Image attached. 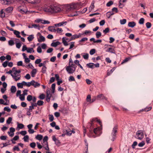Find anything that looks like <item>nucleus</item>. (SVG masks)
Here are the masks:
<instances>
[{
	"label": "nucleus",
	"mask_w": 153,
	"mask_h": 153,
	"mask_svg": "<svg viewBox=\"0 0 153 153\" xmlns=\"http://www.w3.org/2000/svg\"><path fill=\"white\" fill-rule=\"evenodd\" d=\"M44 10L51 13H56L61 10V8L58 6L54 5L45 6Z\"/></svg>",
	"instance_id": "f257e3e1"
},
{
	"label": "nucleus",
	"mask_w": 153,
	"mask_h": 153,
	"mask_svg": "<svg viewBox=\"0 0 153 153\" xmlns=\"http://www.w3.org/2000/svg\"><path fill=\"white\" fill-rule=\"evenodd\" d=\"M76 66L74 64H69L68 66L66 68L67 72L69 74H72L75 71Z\"/></svg>",
	"instance_id": "f03ea898"
},
{
	"label": "nucleus",
	"mask_w": 153,
	"mask_h": 153,
	"mask_svg": "<svg viewBox=\"0 0 153 153\" xmlns=\"http://www.w3.org/2000/svg\"><path fill=\"white\" fill-rule=\"evenodd\" d=\"M144 137L143 133L141 130L137 131L136 134V138L138 139L141 140Z\"/></svg>",
	"instance_id": "7ed1b4c3"
},
{
	"label": "nucleus",
	"mask_w": 153,
	"mask_h": 153,
	"mask_svg": "<svg viewBox=\"0 0 153 153\" xmlns=\"http://www.w3.org/2000/svg\"><path fill=\"white\" fill-rule=\"evenodd\" d=\"M117 125L115 126L114 127L112 130V132L111 134L112 138L111 139L112 141H114L116 138V134L117 132Z\"/></svg>",
	"instance_id": "20e7f679"
},
{
	"label": "nucleus",
	"mask_w": 153,
	"mask_h": 153,
	"mask_svg": "<svg viewBox=\"0 0 153 153\" xmlns=\"http://www.w3.org/2000/svg\"><path fill=\"white\" fill-rule=\"evenodd\" d=\"M96 121H97V122L99 123L100 125H101V124L102 123L101 121L99 120H97V118H94L91 120L90 122L88 123V127L89 126L90 127H91V126H93V123Z\"/></svg>",
	"instance_id": "39448f33"
},
{
	"label": "nucleus",
	"mask_w": 153,
	"mask_h": 153,
	"mask_svg": "<svg viewBox=\"0 0 153 153\" xmlns=\"http://www.w3.org/2000/svg\"><path fill=\"white\" fill-rule=\"evenodd\" d=\"M17 10L23 14L26 13L27 11V9H26L25 6L23 7V8L21 6H19L17 8Z\"/></svg>",
	"instance_id": "423d86ee"
},
{
	"label": "nucleus",
	"mask_w": 153,
	"mask_h": 153,
	"mask_svg": "<svg viewBox=\"0 0 153 153\" xmlns=\"http://www.w3.org/2000/svg\"><path fill=\"white\" fill-rule=\"evenodd\" d=\"M51 96L52 94L51 93L50 91L47 90L46 100L47 102H50Z\"/></svg>",
	"instance_id": "0eeeda50"
},
{
	"label": "nucleus",
	"mask_w": 153,
	"mask_h": 153,
	"mask_svg": "<svg viewBox=\"0 0 153 153\" xmlns=\"http://www.w3.org/2000/svg\"><path fill=\"white\" fill-rule=\"evenodd\" d=\"M97 100H107V98L104 96L103 94H101L97 96Z\"/></svg>",
	"instance_id": "6e6552de"
},
{
	"label": "nucleus",
	"mask_w": 153,
	"mask_h": 153,
	"mask_svg": "<svg viewBox=\"0 0 153 153\" xmlns=\"http://www.w3.org/2000/svg\"><path fill=\"white\" fill-rule=\"evenodd\" d=\"M152 107H146L145 108L142 109V110H140L139 111V112H141L143 111H150L151 109H152Z\"/></svg>",
	"instance_id": "1a4fd4ad"
},
{
	"label": "nucleus",
	"mask_w": 153,
	"mask_h": 153,
	"mask_svg": "<svg viewBox=\"0 0 153 153\" xmlns=\"http://www.w3.org/2000/svg\"><path fill=\"white\" fill-rule=\"evenodd\" d=\"M40 34V39H38V41L39 42H44L45 41V37L42 36Z\"/></svg>",
	"instance_id": "9d476101"
},
{
	"label": "nucleus",
	"mask_w": 153,
	"mask_h": 153,
	"mask_svg": "<svg viewBox=\"0 0 153 153\" xmlns=\"http://www.w3.org/2000/svg\"><path fill=\"white\" fill-rule=\"evenodd\" d=\"M67 23V22L66 21H63L61 22H60L59 23L56 24H55V26H63L64 24H65L66 25Z\"/></svg>",
	"instance_id": "9b49d317"
},
{
	"label": "nucleus",
	"mask_w": 153,
	"mask_h": 153,
	"mask_svg": "<svg viewBox=\"0 0 153 153\" xmlns=\"http://www.w3.org/2000/svg\"><path fill=\"white\" fill-rule=\"evenodd\" d=\"M32 82L33 85H32L35 88H37L40 86V84L38 83L37 82H35L34 80H32Z\"/></svg>",
	"instance_id": "f8f14e48"
},
{
	"label": "nucleus",
	"mask_w": 153,
	"mask_h": 153,
	"mask_svg": "<svg viewBox=\"0 0 153 153\" xmlns=\"http://www.w3.org/2000/svg\"><path fill=\"white\" fill-rule=\"evenodd\" d=\"M128 25L129 27H133L136 25V23L134 22H129Z\"/></svg>",
	"instance_id": "ddd939ff"
},
{
	"label": "nucleus",
	"mask_w": 153,
	"mask_h": 153,
	"mask_svg": "<svg viewBox=\"0 0 153 153\" xmlns=\"http://www.w3.org/2000/svg\"><path fill=\"white\" fill-rule=\"evenodd\" d=\"M48 30L51 32L56 31V30L55 29L54 26H51L48 27Z\"/></svg>",
	"instance_id": "4468645a"
},
{
	"label": "nucleus",
	"mask_w": 153,
	"mask_h": 153,
	"mask_svg": "<svg viewBox=\"0 0 153 153\" xmlns=\"http://www.w3.org/2000/svg\"><path fill=\"white\" fill-rule=\"evenodd\" d=\"M13 31L14 34L16 35V37L19 38L21 37V36L19 35V34H20V32H19L15 30H14Z\"/></svg>",
	"instance_id": "2eb2a0df"
},
{
	"label": "nucleus",
	"mask_w": 153,
	"mask_h": 153,
	"mask_svg": "<svg viewBox=\"0 0 153 153\" xmlns=\"http://www.w3.org/2000/svg\"><path fill=\"white\" fill-rule=\"evenodd\" d=\"M114 13L113 12L109 11L107 13V16L108 18H110L111 16L114 15Z\"/></svg>",
	"instance_id": "dca6fc26"
},
{
	"label": "nucleus",
	"mask_w": 153,
	"mask_h": 153,
	"mask_svg": "<svg viewBox=\"0 0 153 153\" xmlns=\"http://www.w3.org/2000/svg\"><path fill=\"white\" fill-rule=\"evenodd\" d=\"M16 88L15 86H12L10 88V91L11 93H14L16 92Z\"/></svg>",
	"instance_id": "f3484780"
},
{
	"label": "nucleus",
	"mask_w": 153,
	"mask_h": 153,
	"mask_svg": "<svg viewBox=\"0 0 153 153\" xmlns=\"http://www.w3.org/2000/svg\"><path fill=\"white\" fill-rule=\"evenodd\" d=\"M94 64L92 63H90L86 65L89 68H94Z\"/></svg>",
	"instance_id": "a211bd4d"
},
{
	"label": "nucleus",
	"mask_w": 153,
	"mask_h": 153,
	"mask_svg": "<svg viewBox=\"0 0 153 153\" xmlns=\"http://www.w3.org/2000/svg\"><path fill=\"white\" fill-rule=\"evenodd\" d=\"M34 38V36L33 35H31L27 37V39L28 41L29 42L31 41Z\"/></svg>",
	"instance_id": "6ab92c4d"
},
{
	"label": "nucleus",
	"mask_w": 153,
	"mask_h": 153,
	"mask_svg": "<svg viewBox=\"0 0 153 153\" xmlns=\"http://www.w3.org/2000/svg\"><path fill=\"white\" fill-rule=\"evenodd\" d=\"M31 3L32 4H34L38 2V0H25Z\"/></svg>",
	"instance_id": "aec40b11"
},
{
	"label": "nucleus",
	"mask_w": 153,
	"mask_h": 153,
	"mask_svg": "<svg viewBox=\"0 0 153 153\" xmlns=\"http://www.w3.org/2000/svg\"><path fill=\"white\" fill-rule=\"evenodd\" d=\"M107 51L111 53H115V50L112 48H108V50Z\"/></svg>",
	"instance_id": "412c9836"
},
{
	"label": "nucleus",
	"mask_w": 153,
	"mask_h": 153,
	"mask_svg": "<svg viewBox=\"0 0 153 153\" xmlns=\"http://www.w3.org/2000/svg\"><path fill=\"white\" fill-rule=\"evenodd\" d=\"M62 41L65 46H67L68 45V44L67 43L66 41L65 40V37H63L62 38Z\"/></svg>",
	"instance_id": "4be33fe9"
},
{
	"label": "nucleus",
	"mask_w": 153,
	"mask_h": 153,
	"mask_svg": "<svg viewBox=\"0 0 153 153\" xmlns=\"http://www.w3.org/2000/svg\"><path fill=\"white\" fill-rule=\"evenodd\" d=\"M13 10V8L12 7H9L6 9V11L7 13H10Z\"/></svg>",
	"instance_id": "5701e85b"
},
{
	"label": "nucleus",
	"mask_w": 153,
	"mask_h": 153,
	"mask_svg": "<svg viewBox=\"0 0 153 153\" xmlns=\"http://www.w3.org/2000/svg\"><path fill=\"white\" fill-rule=\"evenodd\" d=\"M43 137V136L42 135L40 134H38L36 137V138L39 140H41Z\"/></svg>",
	"instance_id": "b1692460"
},
{
	"label": "nucleus",
	"mask_w": 153,
	"mask_h": 153,
	"mask_svg": "<svg viewBox=\"0 0 153 153\" xmlns=\"http://www.w3.org/2000/svg\"><path fill=\"white\" fill-rule=\"evenodd\" d=\"M36 69H34L32 71L31 74L32 77H33L34 76V75L36 74Z\"/></svg>",
	"instance_id": "393cba45"
},
{
	"label": "nucleus",
	"mask_w": 153,
	"mask_h": 153,
	"mask_svg": "<svg viewBox=\"0 0 153 153\" xmlns=\"http://www.w3.org/2000/svg\"><path fill=\"white\" fill-rule=\"evenodd\" d=\"M17 128H19L20 129H22L24 127V125L22 123H17Z\"/></svg>",
	"instance_id": "a878e982"
},
{
	"label": "nucleus",
	"mask_w": 153,
	"mask_h": 153,
	"mask_svg": "<svg viewBox=\"0 0 153 153\" xmlns=\"http://www.w3.org/2000/svg\"><path fill=\"white\" fill-rule=\"evenodd\" d=\"M102 35L101 33L99 31H97L96 32V36L97 38H99Z\"/></svg>",
	"instance_id": "bb28decb"
},
{
	"label": "nucleus",
	"mask_w": 153,
	"mask_h": 153,
	"mask_svg": "<svg viewBox=\"0 0 153 153\" xmlns=\"http://www.w3.org/2000/svg\"><path fill=\"white\" fill-rule=\"evenodd\" d=\"M8 44L10 46H13V45L15 43L13 40H10L8 41Z\"/></svg>",
	"instance_id": "cd10ccee"
},
{
	"label": "nucleus",
	"mask_w": 153,
	"mask_h": 153,
	"mask_svg": "<svg viewBox=\"0 0 153 153\" xmlns=\"http://www.w3.org/2000/svg\"><path fill=\"white\" fill-rule=\"evenodd\" d=\"M145 19L143 18H141L139 21V23L140 25H143L144 24Z\"/></svg>",
	"instance_id": "c85d7f7f"
},
{
	"label": "nucleus",
	"mask_w": 153,
	"mask_h": 153,
	"mask_svg": "<svg viewBox=\"0 0 153 153\" xmlns=\"http://www.w3.org/2000/svg\"><path fill=\"white\" fill-rule=\"evenodd\" d=\"M44 102L43 101L39 100H38L37 102V104L39 106H41L43 105Z\"/></svg>",
	"instance_id": "c756f323"
},
{
	"label": "nucleus",
	"mask_w": 153,
	"mask_h": 153,
	"mask_svg": "<svg viewBox=\"0 0 153 153\" xmlns=\"http://www.w3.org/2000/svg\"><path fill=\"white\" fill-rule=\"evenodd\" d=\"M27 53H31L32 52H34V51L33 50V48H28L27 49Z\"/></svg>",
	"instance_id": "7c9ffc66"
},
{
	"label": "nucleus",
	"mask_w": 153,
	"mask_h": 153,
	"mask_svg": "<svg viewBox=\"0 0 153 153\" xmlns=\"http://www.w3.org/2000/svg\"><path fill=\"white\" fill-rule=\"evenodd\" d=\"M33 28L34 27L35 28L38 29L39 30L40 29V27L39 25L37 24H33L32 25Z\"/></svg>",
	"instance_id": "2f4dec72"
},
{
	"label": "nucleus",
	"mask_w": 153,
	"mask_h": 153,
	"mask_svg": "<svg viewBox=\"0 0 153 153\" xmlns=\"http://www.w3.org/2000/svg\"><path fill=\"white\" fill-rule=\"evenodd\" d=\"M5 16V13L3 12V10L2 9L0 12V16L1 18H4Z\"/></svg>",
	"instance_id": "473e14b6"
},
{
	"label": "nucleus",
	"mask_w": 153,
	"mask_h": 153,
	"mask_svg": "<svg viewBox=\"0 0 153 153\" xmlns=\"http://www.w3.org/2000/svg\"><path fill=\"white\" fill-rule=\"evenodd\" d=\"M146 25L147 28H149L151 27L152 24L149 22H147L146 24Z\"/></svg>",
	"instance_id": "72a5a7b5"
},
{
	"label": "nucleus",
	"mask_w": 153,
	"mask_h": 153,
	"mask_svg": "<svg viewBox=\"0 0 153 153\" xmlns=\"http://www.w3.org/2000/svg\"><path fill=\"white\" fill-rule=\"evenodd\" d=\"M33 98L32 96L31 95H28L27 97V99L28 101H31Z\"/></svg>",
	"instance_id": "f704fd0d"
},
{
	"label": "nucleus",
	"mask_w": 153,
	"mask_h": 153,
	"mask_svg": "<svg viewBox=\"0 0 153 153\" xmlns=\"http://www.w3.org/2000/svg\"><path fill=\"white\" fill-rule=\"evenodd\" d=\"M83 56V58L85 59H88V58L89 55L88 53H84Z\"/></svg>",
	"instance_id": "c9c22d12"
},
{
	"label": "nucleus",
	"mask_w": 153,
	"mask_h": 153,
	"mask_svg": "<svg viewBox=\"0 0 153 153\" xmlns=\"http://www.w3.org/2000/svg\"><path fill=\"white\" fill-rule=\"evenodd\" d=\"M72 133V131H68V130H66L65 132L66 134L69 136H70Z\"/></svg>",
	"instance_id": "e433bc0d"
},
{
	"label": "nucleus",
	"mask_w": 153,
	"mask_h": 153,
	"mask_svg": "<svg viewBox=\"0 0 153 153\" xmlns=\"http://www.w3.org/2000/svg\"><path fill=\"white\" fill-rule=\"evenodd\" d=\"M0 104H3L4 105H8V104L7 102L4 103V101L2 99H0Z\"/></svg>",
	"instance_id": "4c0bfd02"
},
{
	"label": "nucleus",
	"mask_w": 153,
	"mask_h": 153,
	"mask_svg": "<svg viewBox=\"0 0 153 153\" xmlns=\"http://www.w3.org/2000/svg\"><path fill=\"white\" fill-rule=\"evenodd\" d=\"M126 22V20L125 19H121L120 20V24L121 25H124L125 24Z\"/></svg>",
	"instance_id": "58836bf2"
},
{
	"label": "nucleus",
	"mask_w": 153,
	"mask_h": 153,
	"mask_svg": "<svg viewBox=\"0 0 153 153\" xmlns=\"http://www.w3.org/2000/svg\"><path fill=\"white\" fill-rule=\"evenodd\" d=\"M46 69L47 68L46 67V66H44L42 67V72L43 74L45 73L46 71Z\"/></svg>",
	"instance_id": "ea45409f"
},
{
	"label": "nucleus",
	"mask_w": 153,
	"mask_h": 153,
	"mask_svg": "<svg viewBox=\"0 0 153 153\" xmlns=\"http://www.w3.org/2000/svg\"><path fill=\"white\" fill-rule=\"evenodd\" d=\"M112 12H113L115 13H117L118 11L117 8V7H114L112 9Z\"/></svg>",
	"instance_id": "a19ab883"
},
{
	"label": "nucleus",
	"mask_w": 153,
	"mask_h": 153,
	"mask_svg": "<svg viewBox=\"0 0 153 153\" xmlns=\"http://www.w3.org/2000/svg\"><path fill=\"white\" fill-rule=\"evenodd\" d=\"M49 119L51 122H52L54 120V117L53 115L52 114H49Z\"/></svg>",
	"instance_id": "79ce46f5"
},
{
	"label": "nucleus",
	"mask_w": 153,
	"mask_h": 153,
	"mask_svg": "<svg viewBox=\"0 0 153 153\" xmlns=\"http://www.w3.org/2000/svg\"><path fill=\"white\" fill-rule=\"evenodd\" d=\"M12 118L11 117H9L7 120L6 123L7 124H10L12 120Z\"/></svg>",
	"instance_id": "37998d69"
},
{
	"label": "nucleus",
	"mask_w": 153,
	"mask_h": 153,
	"mask_svg": "<svg viewBox=\"0 0 153 153\" xmlns=\"http://www.w3.org/2000/svg\"><path fill=\"white\" fill-rule=\"evenodd\" d=\"M95 49H91L90 51V54L91 55H92L95 53Z\"/></svg>",
	"instance_id": "c03bdc74"
},
{
	"label": "nucleus",
	"mask_w": 153,
	"mask_h": 153,
	"mask_svg": "<svg viewBox=\"0 0 153 153\" xmlns=\"http://www.w3.org/2000/svg\"><path fill=\"white\" fill-rule=\"evenodd\" d=\"M113 4V2L112 1H110L108 2L106 4V6L107 7H109Z\"/></svg>",
	"instance_id": "a18cd8bd"
},
{
	"label": "nucleus",
	"mask_w": 153,
	"mask_h": 153,
	"mask_svg": "<svg viewBox=\"0 0 153 153\" xmlns=\"http://www.w3.org/2000/svg\"><path fill=\"white\" fill-rule=\"evenodd\" d=\"M24 141L25 142H27L29 139L28 136L26 135H25L23 138Z\"/></svg>",
	"instance_id": "49530a36"
},
{
	"label": "nucleus",
	"mask_w": 153,
	"mask_h": 153,
	"mask_svg": "<svg viewBox=\"0 0 153 153\" xmlns=\"http://www.w3.org/2000/svg\"><path fill=\"white\" fill-rule=\"evenodd\" d=\"M30 147L33 148H34L36 146V144L34 142H32L30 144Z\"/></svg>",
	"instance_id": "de8ad7c7"
},
{
	"label": "nucleus",
	"mask_w": 153,
	"mask_h": 153,
	"mask_svg": "<svg viewBox=\"0 0 153 153\" xmlns=\"http://www.w3.org/2000/svg\"><path fill=\"white\" fill-rule=\"evenodd\" d=\"M19 99L21 101H24L25 100V96L22 94L20 95Z\"/></svg>",
	"instance_id": "09e8293b"
},
{
	"label": "nucleus",
	"mask_w": 153,
	"mask_h": 153,
	"mask_svg": "<svg viewBox=\"0 0 153 153\" xmlns=\"http://www.w3.org/2000/svg\"><path fill=\"white\" fill-rule=\"evenodd\" d=\"M130 59V58H126L125 59L123 60V62H122L121 64H123V63L127 62Z\"/></svg>",
	"instance_id": "8fccbe9b"
},
{
	"label": "nucleus",
	"mask_w": 153,
	"mask_h": 153,
	"mask_svg": "<svg viewBox=\"0 0 153 153\" xmlns=\"http://www.w3.org/2000/svg\"><path fill=\"white\" fill-rule=\"evenodd\" d=\"M109 27H107L106 28L105 30H103V32L105 34H106V33L109 32Z\"/></svg>",
	"instance_id": "3c124183"
},
{
	"label": "nucleus",
	"mask_w": 153,
	"mask_h": 153,
	"mask_svg": "<svg viewBox=\"0 0 153 153\" xmlns=\"http://www.w3.org/2000/svg\"><path fill=\"white\" fill-rule=\"evenodd\" d=\"M23 85L22 83H18L17 84V86L18 88H23Z\"/></svg>",
	"instance_id": "603ef678"
},
{
	"label": "nucleus",
	"mask_w": 153,
	"mask_h": 153,
	"mask_svg": "<svg viewBox=\"0 0 153 153\" xmlns=\"http://www.w3.org/2000/svg\"><path fill=\"white\" fill-rule=\"evenodd\" d=\"M48 137L47 136H45L43 139V142L44 143L45 142H46V144H47V142H48L47 140H48Z\"/></svg>",
	"instance_id": "864d4df0"
},
{
	"label": "nucleus",
	"mask_w": 153,
	"mask_h": 153,
	"mask_svg": "<svg viewBox=\"0 0 153 153\" xmlns=\"http://www.w3.org/2000/svg\"><path fill=\"white\" fill-rule=\"evenodd\" d=\"M45 95L43 94H40L39 97V98L41 100H43L45 98Z\"/></svg>",
	"instance_id": "5fc2aeb1"
},
{
	"label": "nucleus",
	"mask_w": 153,
	"mask_h": 153,
	"mask_svg": "<svg viewBox=\"0 0 153 153\" xmlns=\"http://www.w3.org/2000/svg\"><path fill=\"white\" fill-rule=\"evenodd\" d=\"M4 110L9 112H10L11 111L10 109L8 107H5L4 108Z\"/></svg>",
	"instance_id": "6e6d98bb"
},
{
	"label": "nucleus",
	"mask_w": 153,
	"mask_h": 153,
	"mask_svg": "<svg viewBox=\"0 0 153 153\" xmlns=\"http://www.w3.org/2000/svg\"><path fill=\"white\" fill-rule=\"evenodd\" d=\"M68 80L69 81H75L74 77L72 76H71L69 77Z\"/></svg>",
	"instance_id": "4d7b16f0"
},
{
	"label": "nucleus",
	"mask_w": 153,
	"mask_h": 153,
	"mask_svg": "<svg viewBox=\"0 0 153 153\" xmlns=\"http://www.w3.org/2000/svg\"><path fill=\"white\" fill-rule=\"evenodd\" d=\"M20 133L22 135L25 136L27 134V132L26 131H22L20 132Z\"/></svg>",
	"instance_id": "13d9d810"
},
{
	"label": "nucleus",
	"mask_w": 153,
	"mask_h": 153,
	"mask_svg": "<svg viewBox=\"0 0 153 153\" xmlns=\"http://www.w3.org/2000/svg\"><path fill=\"white\" fill-rule=\"evenodd\" d=\"M37 51L38 53H40L42 52V51L41 49V48L39 46L38 47L37 49Z\"/></svg>",
	"instance_id": "bf43d9fd"
},
{
	"label": "nucleus",
	"mask_w": 153,
	"mask_h": 153,
	"mask_svg": "<svg viewBox=\"0 0 153 153\" xmlns=\"http://www.w3.org/2000/svg\"><path fill=\"white\" fill-rule=\"evenodd\" d=\"M137 143L136 141H134L133 142V144L131 145V147L132 148L134 149L135 148V146H136L137 145Z\"/></svg>",
	"instance_id": "052dcab7"
},
{
	"label": "nucleus",
	"mask_w": 153,
	"mask_h": 153,
	"mask_svg": "<svg viewBox=\"0 0 153 153\" xmlns=\"http://www.w3.org/2000/svg\"><path fill=\"white\" fill-rule=\"evenodd\" d=\"M42 61V60L40 59H37L35 62V64H38L40 63Z\"/></svg>",
	"instance_id": "680f3d73"
},
{
	"label": "nucleus",
	"mask_w": 153,
	"mask_h": 153,
	"mask_svg": "<svg viewBox=\"0 0 153 153\" xmlns=\"http://www.w3.org/2000/svg\"><path fill=\"white\" fill-rule=\"evenodd\" d=\"M70 43L71 44L70 45V47L69 48V49L72 48L74 46V42H71Z\"/></svg>",
	"instance_id": "e2e57ef3"
},
{
	"label": "nucleus",
	"mask_w": 153,
	"mask_h": 153,
	"mask_svg": "<svg viewBox=\"0 0 153 153\" xmlns=\"http://www.w3.org/2000/svg\"><path fill=\"white\" fill-rule=\"evenodd\" d=\"M7 137L6 136L3 135L1 136L0 138L1 140H5L6 139Z\"/></svg>",
	"instance_id": "0e129e2a"
},
{
	"label": "nucleus",
	"mask_w": 153,
	"mask_h": 153,
	"mask_svg": "<svg viewBox=\"0 0 153 153\" xmlns=\"http://www.w3.org/2000/svg\"><path fill=\"white\" fill-rule=\"evenodd\" d=\"M88 39L87 38H83L81 40L79 41V42H83L84 41H86L88 40Z\"/></svg>",
	"instance_id": "69168bd1"
},
{
	"label": "nucleus",
	"mask_w": 153,
	"mask_h": 153,
	"mask_svg": "<svg viewBox=\"0 0 153 153\" xmlns=\"http://www.w3.org/2000/svg\"><path fill=\"white\" fill-rule=\"evenodd\" d=\"M86 100L87 102H90L91 101V96L90 95H88L86 98Z\"/></svg>",
	"instance_id": "338daca9"
},
{
	"label": "nucleus",
	"mask_w": 153,
	"mask_h": 153,
	"mask_svg": "<svg viewBox=\"0 0 153 153\" xmlns=\"http://www.w3.org/2000/svg\"><path fill=\"white\" fill-rule=\"evenodd\" d=\"M16 48H20L21 47L22 45L21 44L20 42L16 43Z\"/></svg>",
	"instance_id": "774afa93"
}]
</instances>
